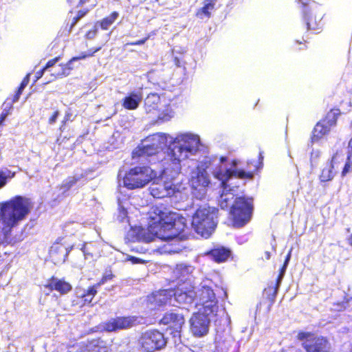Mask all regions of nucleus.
Returning <instances> with one entry per match:
<instances>
[{
    "instance_id": "f257e3e1",
    "label": "nucleus",
    "mask_w": 352,
    "mask_h": 352,
    "mask_svg": "<svg viewBox=\"0 0 352 352\" xmlns=\"http://www.w3.org/2000/svg\"><path fill=\"white\" fill-rule=\"evenodd\" d=\"M30 199L16 195L10 200L1 203L0 217L3 224V241L8 245H14L21 241L19 237H12V228L23 220L32 209Z\"/></svg>"
},
{
    "instance_id": "f03ea898",
    "label": "nucleus",
    "mask_w": 352,
    "mask_h": 352,
    "mask_svg": "<svg viewBox=\"0 0 352 352\" xmlns=\"http://www.w3.org/2000/svg\"><path fill=\"white\" fill-rule=\"evenodd\" d=\"M198 140L189 135L183 134L175 138L169 146L166 156L160 161L162 173L172 177L181 173V162L196 153Z\"/></svg>"
},
{
    "instance_id": "7ed1b4c3",
    "label": "nucleus",
    "mask_w": 352,
    "mask_h": 352,
    "mask_svg": "<svg viewBox=\"0 0 352 352\" xmlns=\"http://www.w3.org/2000/svg\"><path fill=\"white\" fill-rule=\"evenodd\" d=\"M153 212L158 217L155 226V234L157 238L163 241H170L184 231L186 226L184 219L179 217L176 212H170L162 206H156Z\"/></svg>"
},
{
    "instance_id": "20e7f679",
    "label": "nucleus",
    "mask_w": 352,
    "mask_h": 352,
    "mask_svg": "<svg viewBox=\"0 0 352 352\" xmlns=\"http://www.w3.org/2000/svg\"><path fill=\"white\" fill-rule=\"evenodd\" d=\"M179 297L185 302L194 300L197 310L205 314H214L218 310V300L214 290L209 286L204 285L195 292L181 293Z\"/></svg>"
},
{
    "instance_id": "39448f33",
    "label": "nucleus",
    "mask_w": 352,
    "mask_h": 352,
    "mask_svg": "<svg viewBox=\"0 0 352 352\" xmlns=\"http://www.w3.org/2000/svg\"><path fill=\"white\" fill-rule=\"evenodd\" d=\"M217 212L218 210L214 208H198L192 221L195 231L206 238L210 236L217 226Z\"/></svg>"
},
{
    "instance_id": "423d86ee",
    "label": "nucleus",
    "mask_w": 352,
    "mask_h": 352,
    "mask_svg": "<svg viewBox=\"0 0 352 352\" xmlns=\"http://www.w3.org/2000/svg\"><path fill=\"white\" fill-rule=\"evenodd\" d=\"M153 179V170L148 166H137L130 168L123 177V184L129 190L140 188Z\"/></svg>"
},
{
    "instance_id": "0eeeda50",
    "label": "nucleus",
    "mask_w": 352,
    "mask_h": 352,
    "mask_svg": "<svg viewBox=\"0 0 352 352\" xmlns=\"http://www.w3.org/2000/svg\"><path fill=\"white\" fill-rule=\"evenodd\" d=\"M166 143V137L163 133H154L147 136L141 145L132 152V158L149 157L160 152Z\"/></svg>"
},
{
    "instance_id": "6e6552de",
    "label": "nucleus",
    "mask_w": 352,
    "mask_h": 352,
    "mask_svg": "<svg viewBox=\"0 0 352 352\" xmlns=\"http://www.w3.org/2000/svg\"><path fill=\"white\" fill-rule=\"evenodd\" d=\"M296 340L302 342L305 352H330L331 344L327 338L312 331H299Z\"/></svg>"
},
{
    "instance_id": "1a4fd4ad",
    "label": "nucleus",
    "mask_w": 352,
    "mask_h": 352,
    "mask_svg": "<svg viewBox=\"0 0 352 352\" xmlns=\"http://www.w3.org/2000/svg\"><path fill=\"white\" fill-rule=\"evenodd\" d=\"M252 211V199L245 197H236L230 210L233 224L236 227L245 226L251 219Z\"/></svg>"
},
{
    "instance_id": "9d476101",
    "label": "nucleus",
    "mask_w": 352,
    "mask_h": 352,
    "mask_svg": "<svg viewBox=\"0 0 352 352\" xmlns=\"http://www.w3.org/2000/svg\"><path fill=\"white\" fill-rule=\"evenodd\" d=\"M298 2L302 3L304 8L303 20L306 23L307 29L314 31L321 30L323 27L322 20L324 16V12L322 6L314 1L307 3L302 2V0H298Z\"/></svg>"
},
{
    "instance_id": "9b49d317",
    "label": "nucleus",
    "mask_w": 352,
    "mask_h": 352,
    "mask_svg": "<svg viewBox=\"0 0 352 352\" xmlns=\"http://www.w3.org/2000/svg\"><path fill=\"white\" fill-rule=\"evenodd\" d=\"M139 343L145 352H154L164 349L167 339L163 332L157 329H148L141 333Z\"/></svg>"
},
{
    "instance_id": "f8f14e48",
    "label": "nucleus",
    "mask_w": 352,
    "mask_h": 352,
    "mask_svg": "<svg viewBox=\"0 0 352 352\" xmlns=\"http://www.w3.org/2000/svg\"><path fill=\"white\" fill-rule=\"evenodd\" d=\"M159 324L166 326V331L173 337H180L185 319L182 314L174 312H166L160 320Z\"/></svg>"
},
{
    "instance_id": "ddd939ff",
    "label": "nucleus",
    "mask_w": 352,
    "mask_h": 352,
    "mask_svg": "<svg viewBox=\"0 0 352 352\" xmlns=\"http://www.w3.org/2000/svg\"><path fill=\"white\" fill-rule=\"evenodd\" d=\"M162 177L167 178L170 177V175L167 176L164 175L162 172ZM176 176L172 177L170 176V180H164L153 184L150 187L151 195L156 199H162L164 197L173 196L177 192L179 191L177 184L173 181V179Z\"/></svg>"
},
{
    "instance_id": "4468645a",
    "label": "nucleus",
    "mask_w": 352,
    "mask_h": 352,
    "mask_svg": "<svg viewBox=\"0 0 352 352\" xmlns=\"http://www.w3.org/2000/svg\"><path fill=\"white\" fill-rule=\"evenodd\" d=\"M338 116V113L333 112L331 109L325 118L318 122L312 131L311 142H318L324 135L328 134L331 127L336 124Z\"/></svg>"
},
{
    "instance_id": "2eb2a0df",
    "label": "nucleus",
    "mask_w": 352,
    "mask_h": 352,
    "mask_svg": "<svg viewBox=\"0 0 352 352\" xmlns=\"http://www.w3.org/2000/svg\"><path fill=\"white\" fill-rule=\"evenodd\" d=\"M140 323V318L137 316H118L105 322L103 328L106 331L113 332L130 329Z\"/></svg>"
},
{
    "instance_id": "dca6fc26",
    "label": "nucleus",
    "mask_w": 352,
    "mask_h": 352,
    "mask_svg": "<svg viewBox=\"0 0 352 352\" xmlns=\"http://www.w3.org/2000/svg\"><path fill=\"white\" fill-rule=\"evenodd\" d=\"M173 296H176V292L171 288L160 289L147 296L146 304L153 309H158L170 305Z\"/></svg>"
},
{
    "instance_id": "f3484780",
    "label": "nucleus",
    "mask_w": 352,
    "mask_h": 352,
    "mask_svg": "<svg viewBox=\"0 0 352 352\" xmlns=\"http://www.w3.org/2000/svg\"><path fill=\"white\" fill-rule=\"evenodd\" d=\"M211 315L205 314L198 310L197 312L193 314L190 320V328L194 336L201 337L208 333L210 324V320L208 317Z\"/></svg>"
},
{
    "instance_id": "a211bd4d",
    "label": "nucleus",
    "mask_w": 352,
    "mask_h": 352,
    "mask_svg": "<svg viewBox=\"0 0 352 352\" xmlns=\"http://www.w3.org/2000/svg\"><path fill=\"white\" fill-rule=\"evenodd\" d=\"M63 238H58L50 249V258L55 265L64 263L73 248L63 243Z\"/></svg>"
},
{
    "instance_id": "6ab92c4d",
    "label": "nucleus",
    "mask_w": 352,
    "mask_h": 352,
    "mask_svg": "<svg viewBox=\"0 0 352 352\" xmlns=\"http://www.w3.org/2000/svg\"><path fill=\"white\" fill-rule=\"evenodd\" d=\"M190 187L196 190H204L210 184V180L207 171L200 167H197L195 175L191 176L189 180Z\"/></svg>"
},
{
    "instance_id": "aec40b11",
    "label": "nucleus",
    "mask_w": 352,
    "mask_h": 352,
    "mask_svg": "<svg viewBox=\"0 0 352 352\" xmlns=\"http://www.w3.org/2000/svg\"><path fill=\"white\" fill-rule=\"evenodd\" d=\"M101 49L102 46H99L98 47L91 49L89 53L82 52L79 56L72 57L67 63L60 64L59 67H60V70L56 74H53V75L56 78H63L69 75L71 71L73 69V67L71 66L72 62L93 56L95 53L98 52Z\"/></svg>"
},
{
    "instance_id": "412c9836",
    "label": "nucleus",
    "mask_w": 352,
    "mask_h": 352,
    "mask_svg": "<svg viewBox=\"0 0 352 352\" xmlns=\"http://www.w3.org/2000/svg\"><path fill=\"white\" fill-rule=\"evenodd\" d=\"M43 287L50 292L56 291L60 295H65L72 289V286L69 282L66 281L64 278L58 279L54 276L48 278Z\"/></svg>"
},
{
    "instance_id": "4be33fe9",
    "label": "nucleus",
    "mask_w": 352,
    "mask_h": 352,
    "mask_svg": "<svg viewBox=\"0 0 352 352\" xmlns=\"http://www.w3.org/2000/svg\"><path fill=\"white\" fill-rule=\"evenodd\" d=\"M214 261L220 263L226 261L231 256V250L226 247H216L206 253Z\"/></svg>"
},
{
    "instance_id": "5701e85b",
    "label": "nucleus",
    "mask_w": 352,
    "mask_h": 352,
    "mask_svg": "<svg viewBox=\"0 0 352 352\" xmlns=\"http://www.w3.org/2000/svg\"><path fill=\"white\" fill-rule=\"evenodd\" d=\"M342 159H340V157L338 154H335L331 159V164L327 166L324 167L320 175V179L322 182H327L331 181L334 176V173L333 170L336 171L338 170V166H336L337 163H340Z\"/></svg>"
},
{
    "instance_id": "b1692460",
    "label": "nucleus",
    "mask_w": 352,
    "mask_h": 352,
    "mask_svg": "<svg viewBox=\"0 0 352 352\" xmlns=\"http://www.w3.org/2000/svg\"><path fill=\"white\" fill-rule=\"evenodd\" d=\"M142 96L140 92H131L122 100V107L127 110H135L142 102Z\"/></svg>"
},
{
    "instance_id": "393cba45",
    "label": "nucleus",
    "mask_w": 352,
    "mask_h": 352,
    "mask_svg": "<svg viewBox=\"0 0 352 352\" xmlns=\"http://www.w3.org/2000/svg\"><path fill=\"white\" fill-rule=\"evenodd\" d=\"M160 96L157 93H150L144 102V107L146 113H153L159 109Z\"/></svg>"
},
{
    "instance_id": "a878e982",
    "label": "nucleus",
    "mask_w": 352,
    "mask_h": 352,
    "mask_svg": "<svg viewBox=\"0 0 352 352\" xmlns=\"http://www.w3.org/2000/svg\"><path fill=\"white\" fill-rule=\"evenodd\" d=\"M88 352H108L106 342L100 338L92 339L86 344Z\"/></svg>"
},
{
    "instance_id": "bb28decb",
    "label": "nucleus",
    "mask_w": 352,
    "mask_h": 352,
    "mask_svg": "<svg viewBox=\"0 0 352 352\" xmlns=\"http://www.w3.org/2000/svg\"><path fill=\"white\" fill-rule=\"evenodd\" d=\"M98 287L95 285L88 287L87 290L81 294L80 298L82 299L83 306H93L94 303L92 302L94 297L98 293Z\"/></svg>"
},
{
    "instance_id": "cd10ccee",
    "label": "nucleus",
    "mask_w": 352,
    "mask_h": 352,
    "mask_svg": "<svg viewBox=\"0 0 352 352\" xmlns=\"http://www.w3.org/2000/svg\"><path fill=\"white\" fill-rule=\"evenodd\" d=\"M263 152L261 151L258 155V160H250L248 161V170L254 171V174L258 172L263 166Z\"/></svg>"
},
{
    "instance_id": "c85d7f7f",
    "label": "nucleus",
    "mask_w": 352,
    "mask_h": 352,
    "mask_svg": "<svg viewBox=\"0 0 352 352\" xmlns=\"http://www.w3.org/2000/svg\"><path fill=\"white\" fill-rule=\"evenodd\" d=\"M119 13L117 11L111 12L108 16L104 17L101 21H98L100 28L103 30H107L109 27L113 25L118 19Z\"/></svg>"
},
{
    "instance_id": "c756f323",
    "label": "nucleus",
    "mask_w": 352,
    "mask_h": 352,
    "mask_svg": "<svg viewBox=\"0 0 352 352\" xmlns=\"http://www.w3.org/2000/svg\"><path fill=\"white\" fill-rule=\"evenodd\" d=\"M78 180L79 177H68L59 186V188L63 190V192H67L78 182Z\"/></svg>"
},
{
    "instance_id": "7c9ffc66",
    "label": "nucleus",
    "mask_w": 352,
    "mask_h": 352,
    "mask_svg": "<svg viewBox=\"0 0 352 352\" xmlns=\"http://www.w3.org/2000/svg\"><path fill=\"white\" fill-rule=\"evenodd\" d=\"M155 236L157 237L155 233L153 234L148 230L142 229L138 234V238L140 241L149 243L154 240Z\"/></svg>"
},
{
    "instance_id": "2f4dec72",
    "label": "nucleus",
    "mask_w": 352,
    "mask_h": 352,
    "mask_svg": "<svg viewBox=\"0 0 352 352\" xmlns=\"http://www.w3.org/2000/svg\"><path fill=\"white\" fill-rule=\"evenodd\" d=\"M279 289V287L276 285L274 286H270L267 289H265V291L269 290L270 291V294H268L266 296V299L268 301V309H270L272 305L275 302V299L276 298V295L278 293V290Z\"/></svg>"
},
{
    "instance_id": "473e14b6",
    "label": "nucleus",
    "mask_w": 352,
    "mask_h": 352,
    "mask_svg": "<svg viewBox=\"0 0 352 352\" xmlns=\"http://www.w3.org/2000/svg\"><path fill=\"white\" fill-rule=\"evenodd\" d=\"M29 81H30V74H28L21 80L20 85L17 89V91H16L15 94L14 95L13 98H12V102H15L19 99L24 88L28 85V84L29 83Z\"/></svg>"
},
{
    "instance_id": "72a5a7b5",
    "label": "nucleus",
    "mask_w": 352,
    "mask_h": 352,
    "mask_svg": "<svg viewBox=\"0 0 352 352\" xmlns=\"http://www.w3.org/2000/svg\"><path fill=\"white\" fill-rule=\"evenodd\" d=\"M235 177L239 179H252L254 171H245L243 170H231V177Z\"/></svg>"
},
{
    "instance_id": "f704fd0d",
    "label": "nucleus",
    "mask_w": 352,
    "mask_h": 352,
    "mask_svg": "<svg viewBox=\"0 0 352 352\" xmlns=\"http://www.w3.org/2000/svg\"><path fill=\"white\" fill-rule=\"evenodd\" d=\"M215 177L221 180L222 184L224 185L231 178V170H219L215 173Z\"/></svg>"
},
{
    "instance_id": "c9c22d12",
    "label": "nucleus",
    "mask_w": 352,
    "mask_h": 352,
    "mask_svg": "<svg viewBox=\"0 0 352 352\" xmlns=\"http://www.w3.org/2000/svg\"><path fill=\"white\" fill-rule=\"evenodd\" d=\"M351 170H352V162L351 161V156H350V155H349L346 157V160L344 163V167H343L342 173H341L342 177H345Z\"/></svg>"
},
{
    "instance_id": "e433bc0d",
    "label": "nucleus",
    "mask_w": 352,
    "mask_h": 352,
    "mask_svg": "<svg viewBox=\"0 0 352 352\" xmlns=\"http://www.w3.org/2000/svg\"><path fill=\"white\" fill-rule=\"evenodd\" d=\"M88 12V10H79L77 13V15L74 16L72 19L71 25H70V30L78 23V21L85 16L87 13Z\"/></svg>"
},
{
    "instance_id": "4c0bfd02",
    "label": "nucleus",
    "mask_w": 352,
    "mask_h": 352,
    "mask_svg": "<svg viewBox=\"0 0 352 352\" xmlns=\"http://www.w3.org/2000/svg\"><path fill=\"white\" fill-rule=\"evenodd\" d=\"M114 277V275L111 273V272H109L107 274H104L102 278H100V280L96 284H94L96 287H100L102 285L104 284L105 283H107V281L109 280H111Z\"/></svg>"
},
{
    "instance_id": "58836bf2",
    "label": "nucleus",
    "mask_w": 352,
    "mask_h": 352,
    "mask_svg": "<svg viewBox=\"0 0 352 352\" xmlns=\"http://www.w3.org/2000/svg\"><path fill=\"white\" fill-rule=\"evenodd\" d=\"M214 7V3L212 1H210L206 3L200 10L201 12H202L207 17L210 16V12L209 10H212Z\"/></svg>"
},
{
    "instance_id": "ea45409f",
    "label": "nucleus",
    "mask_w": 352,
    "mask_h": 352,
    "mask_svg": "<svg viewBox=\"0 0 352 352\" xmlns=\"http://www.w3.org/2000/svg\"><path fill=\"white\" fill-rule=\"evenodd\" d=\"M151 37V35L150 34H147L145 37L142 38V39H140V40H138V41H133V42H130V43H126V45H144Z\"/></svg>"
},
{
    "instance_id": "a19ab883",
    "label": "nucleus",
    "mask_w": 352,
    "mask_h": 352,
    "mask_svg": "<svg viewBox=\"0 0 352 352\" xmlns=\"http://www.w3.org/2000/svg\"><path fill=\"white\" fill-rule=\"evenodd\" d=\"M9 114L8 109H3V111L0 113V131H1L3 126H4V122L6 118Z\"/></svg>"
},
{
    "instance_id": "79ce46f5",
    "label": "nucleus",
    "mask_w": 352,
    "mask_h": 352,
    "mask_svg": "<svg viewBox=\"0 0 352 352\" xmlns=\"http://www.w3.org/2000/svg\"><path fill=\"white\" fill-rule=\"evenodd\" d=\"M320 157V153L318 151L311 152V166H314L317 165V160Z\"/></svg>"
},
{
    "instance_id": "37998d69",
    "label": "nucleus",
    "mask_w": 352,
    "mask_h": 352,
    "mask_svg": "<svg viewBox=\"0 0 352 352\" xmlns=\"http://www.w3.org/2000/svg\"><path fill=\"white\" fill-rule=\"evenodd\" d=\"M97 32H98L97 28H93L92 29L89 30V31H87L86 32L85 36L87 39H89V40L93 39L96 36Z\"/></svg>"
},
{
    "instance_id": "c03bdc74",
    "label": "nucleus",
    "mask_w": 352,
    "mask_h": 352,
    "mask_svg": "<svg viewBox=\"0 0 352 352\" xmlns=\"http://www.w3.org/2000/svg\"><path fill=\"white\" fill-rule=\"evenodd\" d=\"M60 59V56H56L52 59L49 60L45 65L43 67L44 69H47L55 65L56 63H57Z\"/></svg>"
},
{
    "instance_id": "a18cd8bd",
    "label": "nucleus",
    "mask_w": 352,
    "mask_h": 352,
    "mask_svg": "<svg viewBox=\"0 0 352 352\" xmlns=\"http://www.w3.org/2000/svg\"><path fill=\"white\" fill-rule=\"evenodd\" d=\"M285 271H286V269H284L283 267H281L280 269L279 274H278V277L276 278L275 285L280 287V283H281L283 276L285 273Z\"/></svg>"
},
{
    "instance_id": "49530a36",
    "label": "nucleus",
    "mask_w": 352,
    "mask_h": 352,
    "mask_svg": "<svg viewBox=\"0 0 352 352\" xmlns=\"http://www.w3.org/2000/svg\"><path fill=\"white\" fill-rule=\"evenodd\" d=\"M58 115H59V111L58 110H56L55 111H54V113L52 114V116L49 118L48 123L50 124L55 123Z\"/></svg>"
},
{
    "instance_id": "de8ad7c7",
    "label": "nucleus",
    "mask_w": 352,
    "mask_h": 352,
    "mask_svg": "<svg viewBox=\"0 0 352 352\" xmlns=\"http://www.w3.org/2000/svg\"><path fill=\"white\" fill-rule=\"evenodd\" d=\"M129 260L131 261L132 262V263H133V264H138V263L144 264L146 263V261L144 260L138 258V257H135V256H131L129 258Z\"/></svg>"
},
{
    "instance_id": "09e8293b",
    "label": "nucleus",
    "mask_w": 352,
    "mask_h": 352,
    "mask_svg": "<svg viewBox=\"0 0 352 352\" xmlns=\"http://www.w3.org/2000/svg\"><path fill=\"white\" fill-rule=\"evenodd\" d=\"M7 182V177L5 175L4 173L2 171H0V188L3 187Z\"/></svg>"
},
{
    "instance_id": "8fccbe9b",
    "label": "nucleus",
    "mask_w": 352,
    "mask_h": 352,
    "mask_svg": "<svg viewBox=\"0 0 352 352\" xmlns=\"http://www.w3.org/2000/svg\"><path fill=\"white\" fill-rule=\"evenodd\" d=\"M68 140V138L66 137V136H64V137H58L57 139H56V144H58V145H60L63 142L65 141H67Z\"/></svg>"
},
{
    "instance_id": "3c124183",
    "label": "nucleus",
    "mask_w": 352,
    "mask_h": 352,
    "mask_svg": "<svg viewBox=\"0 0 352 352\" xmlns=\"http://www.w3.org/2000/svg\"><path fill=\"white\" fill-rule=\"evenodd\" d=\"M220 206L222 208H228V204L227 199L221 198V200L220 201Z\"/></svg>"
},
{
    "instance_id": "603ef678",
    "label": "nucleus",
    "mask_w": 352,
    "mask_h": 352,
    "mask_svg": "<svg viewBox=\"0 0 352 352\" xmlns=\"http://www.w3.org/2000/svg\"><path fill=\"white\" fill-rule=\"evenodd\" d=\"M45 71V69H44L43 67L41 70L38 71L36 74V78L37 79L40 78L43 76Z\"/></svg>"
},
{
    "instance_id": "864d4df0",
    "label": "nucleus",
    "mask_w": 352,
    "mask_h": 352,
    "mask_svg": "<svg viewBox=\"0 0 352 352\" xmlns=\"http://www.w3.org/2000/svg\"><path fill=\"white\" fill-rule=\"evenodd\" d=\"M81 250L83 252V253L86 255H89V254H91V256H93V254H89L87 251V248L86 247V245L85 244H83L82 248H81Z\"/></svg>"
},
{
    "instance_id": "5fc2aeb1",
    "label": "nucleus",
    "mask_w": 352,
    "mask_h": 352,
    "mask_svg": "<svg viewBox=\"0 0 352 352\" xmlns=\"http://www.w3.org/2000/svg\"><path fill=\"white\" fill-rule=\"evenodd\" d=\"M291 255H292V250H289V252H288V254H287L285 258V261L286 262H289L290 258H291Z\"/></svg>"
},
{
    "instance_id": "6e6d98bb",
    "label": "nucleus",
    "mask_w": 352,
    "mask_h": 352,
    "mask_svg": "<svg viewBox=\"0 0 352 352\" xmlns=\"http://www.w3.org/2000/svg\"><path fill=\"white\" fill-rule=\"evenodd\" d=\"M271 257V253L269 251L265 252V258L266 260H269Z\"/></svg>"
},
{
    "instance_id": "4d7b16f0",
    "label": "nucleus",
    "mask_w": 352,
    "mask_h": 352,
    "mask_svg": "<svg viewBox=\"0 0 352 352\" xmlns=\"http://www.w3.org/2000/svg\"><path fill=\"white\" fill-rule=\"evenodd\" d=\"M338 155L340 157V159H342V160L340 161V163H337L336 164V166H338V169L339 168V165L344 162V156L343 155Z\"/></svg>"
},
{
    "instance_id": "13d9d810",
    "label": "nucleus",
    "mask_w": 352,
    "mask_h": 352,
    "mask_svg": "<svg viewBox=\"0 0 352 352\" xmlns=\"http://www.w3.org/2000/svg\"><path fill=\"white\" fill-rule=\"evenodd\" d=\"M348 243L352 247V234L349 236L348 239Z\"/></svg>"
},
{
    "instance_id": "bf43d9fd",
    "label": "nucleus",
    "mask_w": 352,
    "mask_h": 352,
    "mask_svg": "<svg viewBox=\"0 0 352 352\" xmlns=\"http://www.w3.org/2000/svg\"><path fill=\"white\" fill-rule=\"evenodd\" d=\"M289 262H286L285 261H284V263L283 265V266L281 267L284 268V269H286L287 267V265H288Z\"/></svg>"
},
{
    "instance_id": "052dcab7",
    "label": "nucleus",
    "mask_w": 352,
    "mask_h": 352,
    "mask_svg": "<svg viewBox=\"0 0 352 352\" xmlns=\"http://www.w3.org/2000/svg\"><path fill=\"white\" fill-rule=\"evenodd\" d=\"M349 148H351V154H352V138H351V140L349 142Z\"/></svg>"
},
{
    "instance_id": "680f3d73",
    "label": "nucleus",
    "mask_w": 352,
    "mask_h": 352,
    "mask_svg": "<svg viewBox=\"0 0 352 352\" xmlns=\"http://www.w3.org/2000/svg\"><path fill=\"white\" fill-rule=\"evenodd\" d=\"M122 211L124 214H126L127 212H126V210L124 208H122Z\"/></svg>"
},
{
    "instance_id": "e2e57ef3",
    "label": "nucleus",
    "mask_w": 352,
    "mask_h": 352,
    "mask_svg": "<svg viewBox=\"0 0 352 352\" xmlns=\"http://www.w3.org/2000/svg\"><path fill=\"white\" fill-rule=\"evenodd\" d=\"M236 161H235V160H233V161H232V164H233V165H236Z\"/></svg>"
},
{
    "instance_id": "0e129e2a",
    "label": "nucleus",
    "mask_w": 352,
    "mask_h": 352,
    "mask_svg": "<svg viewBox=\"0 0 352 352\" xmlns=\"http://www.w3.org/2000/svg\"><path fill=\"white\" fill-rule=\"evenodd\" d=\"M221 161H224V160H226V157H221Z\"/></svg>"
},
{
    "instance_id": "69168bd1",
    "label": "nucleus",
    "mask_w": 352,
    "mask_h": 352,
    "mask_svg": "<svg viewBox=\"0 0 352 352\" xmlns=\"http://www.w3.org/2000/svg\"><path fill=\"white\" fill-rule=\"evenodd\" d=\"M224 295L227 297V293L226 291H223Z\"/></svg>"
},
{
    "instance_id": "338daca9",
    "label": "nucleus",
    "mask_w": 352,
    "mask_h": 352,
    "mask_svg": "<svg viewBox=\"0 0 352 352\" xmlns=\"http://www.w3.org/2000/svg\"><path fill=\"white\" fill-rule=\"evenodd\" d=\"M297 43H299V44H302V42H298V41H296Z\"/></svg>"
},
{
    "instance_id": "774afa93",
    "label": "nucleus",
    "mask_w": 352,
    "mask_h": 352,
    "mask_svg": "<svg viewBox=\"0 0 352 352\" xmlns=\"http://www.w3.org/2000/svg\"><path fill=\"white\" fill-rule=\"evenodd\" d=\"M351 126H352V120H351Z\"/></svg>"
}]
</instances>
